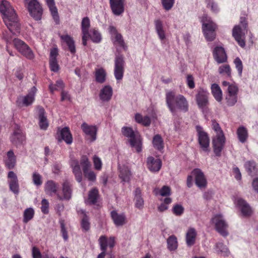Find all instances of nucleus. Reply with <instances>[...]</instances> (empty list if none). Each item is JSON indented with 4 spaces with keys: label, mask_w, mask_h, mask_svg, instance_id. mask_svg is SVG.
I'll use <instances>...</instances> for the list:
<instances>
[{
    "label": "nucleus",
    "mask_w": 258,
    "mask_h": 258,
    "mask_svg": "<svg viewBox=\"0 0 258 258\" xmlns=\"http://www.w3.org/2000/svg\"><path fill=\"white\" fill-rule=\"evenodd\" d=\"M0 12L2 14L3 21L9 31L14 34L19 33L20 28L17 16L10 3L3 0L0 4Z\"/></svg>",
    "instance_id": "nucleus-1"
},
{
    "label": "nucleus",
    "mask_w": 258,
    "mask_h": 258,
    "mask_svg": "<svg viewBox=\"0 0 258 258\" xmlns=\"http://www.w3.org/2000/svg\"><path fill=\"white\" fill-rule=\"evenodd\" d=\"M166 103L170 112L175 114L178 111L187 112L189 110V103L183 95L176 94L174 91H168L165 94Z\"/></svg>",
    "instance_id": "nucleus-2"
},
{
    "label": "nucleus",
    "mask_w": 258,
    "mask_h": 258,
    "mask_svg": "<svg viewBox=\"0 0 258 258\" xmlns=\"http://www.w3.org/2000/svg\"><path fill=\"white\" fill-rule=\"evenodd\" d=\"M122 135L129 138V143L132 147L135 148L136 152L140 153L142 150V139L140 136L136 134L130 127L123 126L121 128Z\"/></svg>",
    "instance_id": "nucleus-3"
},
{
    "label": "nucleus",
    "mask_w": 258,
    "mask_h": 258,
    "mask_svg": "<svg viewBox=\"0 0 258 258\" xmlns=\"http://www.w3.org/2000/svg\"><path fill=\"white\" fill-rule=\"evenodd\" d=\"M247 23L244 18H241L240 24L235 26L232 31V35L238 44L242 47L245 45L244 39L247 32Z\"/></svg>",
    "instance_id": "nucleus-4"
},
{
    "label": "nucleus",
    "mask_w": 258,
    "mask_h": 258,
    "mask_svg": "<svg viewBox=\"0 0 258 258\" xmlns=\"http://www.w3.org/2000/svg\"><path fill=\"white\" fill-rule=\"evenodd\" d=\"M203 31L206 39L209 41H213L216 36V24L212 21L211 18L204 15L202 19Z\"/></svg>",
    "instance_id": "nucleus-5"
},
{
    "label": "nucleus",
    "mask_w": 258,
    "mask_h": 258,
    "mask_svg": "<svg viewBox=\"0 0 258 258\" xmlns=\"http://www.w3.org/2000/svg\"><path fill=\"white\" fill-rule=\"evenodd\" d=\"M196 101L198 107L201 109L203 112H207L209 109V93L207 90L203 88H199L197 91V94L195 96Z\"/></svg>",
    "instance_id": "nucleus-6"
},
{
    "label": "nucleus",
    "mask_w": 258,
    "mask_h": 258,
    "mask_svg": "<svg viewBox=\"0 0 258 258\" xmlns=\"http://www.w3.org/2000/svg\"><path fill=\"white\" fill-rule=\"evenodd\" d=\"M211 222L214 224L216 230L223 236L228 234V225L221 214H216L211 219Z\"/></svg>",
    "instance_id": "nucleus-7"
},
{
    "label": "nucleus",
    "mask_w": 258,
    "mask_h": 258,
    "mask_svg": "<svg viewBox=\"0 0 258 258\" xmlns=\"http://www.w3.org/2000/svg\"><path fill=\"white\" fill-rule=\"evenodd\" d=\"M30 15L36 20H40L42 15V8L37 0H25Z\"/></svg>",
    "instance_id": "nucleus-8"
},
{
    "label": "nucleus",
    "mask_w": 258,
    "mask_h": 258,
    "mask_svg": "<svg viewBox=\"0 0 258 258\" xmlns=\"http://www.w3.org/2000/svg\"><path fill=\"white\" fill-rule=\"evenodd\" d=\"M100 249L102 252L98 254L97 258H104L107 246L112 249L115 245V238L110 236L109 238L105 235H102L98 239Z\"/></svg>",
    "instance_id": "nucleus-9"
},
{
    "label": "nucleus",
    "mask_w": 258,
    "mask_h": 258,
    "mask_svg": "<svg viewBox=\"0 0 258 258\" xmlns=\"http://www.w3.org/2000/svg\"><path fill=\"white\" fill-rule=\"evenodd\" d=\"M196 131L200 148L204 152H209L210 151V138L208 133L205 132L200 125L196 126Z\"/></svg>",
    "instance_id": "nucleus-10"
},
{
    "label": "nucleus",
    "mask_w": 258,
    "mask_h": 258,
    "mask_svg": "<svg viewBox=\"0 0 258 258\" xmlns=\"http://www.w3.org/2000/svg\"><path fill=\"white\" fill-rule=\"evenodd\" d=\"M83 171L84 176L89 181H94L96 179V175L95 172L90 170L91 166V162L89 161L86 155H83L80 161Z\"/></svg>",
    "instance_id": "nucleus-11"
},
{
    "label": "nucleus",
    "mask_w": 258,
    "mask_h": 258,
    "mask_svg": "<svg viewBox=\"0 0 258 258\" xmlns=\"http://www.w3.org/2000/svg\"><path fill=\"white\" fill-rule=\"evenodd\" d=\"M37 91L35 87H33L29 93L24 96L19 97L16 100L18 107L28 106L31 105L35 100V96Z\"/></svg>",
    "instance_id": "nucleus-12"
},
{
    "label": "nucleus",
    "mask_w": 258,
    "mask_h": 258,
    "mask_svg": "<svg viewBox=\"0 0 258 258\" xmlns=\"http://www.w3.org/2000/svg\"><path fill=\"white\" fill-rule=\"evenodd\" d=\"M59 186L58 183L52 180H48L44 184V188L45 192L46 195L51 197L55 195L58 200L62 201V197L58 192Z\"/></svg>",
    "instance_id": "nucleus-13"
},
{
    "label": "nucleus",
    "mask_w": 258,
    "mask_h": 258,
    "mask_svg": "<svg viewBox=\"0 0 258 258\" xmlns=\"http://www.w3.org/2000/svg\"><path fill=\"white\" fill-rule=\"evenodd\" d=\"M13 41L15 47L22 55L29 59L33 58L32 50L24 42L17 38L14 39Z\"/></svg>",
    "instance_id": "nucleus-14"
},
{
    "label": "nucleus",
    "mask_w": 258,
    "mask_h": 258,
    "mask_svg": "<svg viewBox=\"0 0 258 258\" xmlns=\"http://www.w3.org/2000/svg\"><path fill=\"white\" fill-rule=\"evenodd\" d=\"M225 142L226 138L225 136L213 137L212 145L213 151L216 156H221V152L225 147Z\"/></svg>",
    "instance_id": "nucleus-15"
},
{
    "label": "nucleus",
    "mask_w": 258,
    "mask_h": 258,
    "mask_svg": "<svg viewBox=\"0 0 258 258\" xmlns=\"http://www.w3.org/2000/svg\"><path fill=\"white\" fill-rule=\"evenodd\" d=\"M238 87L234 84L229 86L225 99L228 106H232L237 101Z\"/></svg>",
    "instance_id": "nucleus-16"
},
{
    "label": "nucleus",
    "mask_w": 258,
    "mask_h": 258,
    "mask_svg": "<svg viewBox=\"0 0 258 258\" xmlns=\"http://www.w3.org/2000/svg\"><path fill=\"white\" fill-rule=\"evenodd\" d=\"M109 31L111 35L112 40L114 45L122 48L126 50L127 46L125 45L122 36L118 33L116 28L110 26L109 27Z\"/></svg>",
    "instance_id": "nucleus-17"
},
{
    "label": "nucleus",
    "mask_w": 258,
    "mask_h": 258,
    "mask_svg": "<svg viewBox=\"0 0 258 258\" xmlns=\"http://www.w3.org/2000/svg\"><path fill=\"white\" fill-rule=\"evenodd\" d=\"M195 176V183L201 189L205 188L207 186V180L203 172L199 168H195L191 171Z\"/></svg>",
    "instance_id": "nucleus-18"
},
{
    "label": "nucleus",
    "mask_w": 258,
    "mask_h": 258,
    "mask_svg": "<svg viewBox=\"0 0 258 258\" xmlns=\"http://www.w3.org/2000/svg\"><path fill=\"white\" fill-rule=\"evenodd\" d=\"M56 139L58 142L64 141L67 144H71L73 142V137L68 127L61 129L58 128Z\"/></svg>",
    "instance_id": "nucleus-19"
},
{
    "label": "nucleus",
    "mask_w": 258,
    "mask_h": 258,
    "mask_svg": "<svg viewBox=\"0 0 258 258\" xmlns=\"http://www.w3.org/2000/svg\"><path fill=\"white\" fill-rule=\"evenodd\" d=\"M109 4L114 15L120 16L124 12L125 0H109Z\"/></svg>",
    "instance_id": "nucleus-20"
},
{
    "label": "nucleus",
    "mask_w": 258,
    "mask_h": 258,
    "mask_svg": "<svg viewBox=\"0 0 258 258\" xmlns=\"http://www.w3.org/2000/svg\"><path fill=\"white\" fill-rule=\"evenodd\" d=\"M162 165L161 160L157 157L149 156L147 159V168L152 172H158L160 170Z\"/></svg>",
    "instance_id": "nucleus-21"
},
{
    "label": "nucleus",
    "mask_w": 258,
    "mask_h": 258,
    "mask_svg": "<svg viewBox=\"0 0 258 258\" xmlns=\"http://www.w3.org/2000/svg\"><path fill=\"white\" fill-rule=\"evenodd\" d=\"M81 127L83 132L89 136L91 142H93L96 139L97 128L96 125H90L84 122L82 124Z\"/></svg>",
    "instance_id": "nucleus-22"
},
{
    "label": "nucleus",
    "mask_w": 258,
    "mask_h": 258,
    "mask_svg": "<svg viewBox=\"0 0 258 258\" xmlns=\"http://www.w3.org/2000/svg\"><path fill=\"white\" fill-rule=\"evenodd\" d=\"M36 111L39 117V125L40 128L43 130H46L48 126V122L46 116H45V111L44 108L40 106L36 107Z\"/></svg>",
    "instance_id": "nucleus-23"
},
{
    "label": "nucleus",
    "mask_w": 258,
    "mask_h": 258,
    "mask_svg": "<svg viewBox=\"0 0 258 258\" xmlns=\"http://www.w3.org/2000/svg\"><path fill=\"white\" fill-rule=\"evenodd\" d=\"M99 198L98 189L96 187L92 188L88 192V198L85 200V203L89 205H98Z\"/></svg>",
    "instance_id": "nucleus-24"
},
{
    "label": "nucleus",
    "mask_w": 258,
    "mask_h": 258,
    "mask_svg": "<svg viewBox=\"0 0 258 258\" xmlns=\"http://www.w3.org/2000/svg\"><path fill=\"white\" fill-rule=\"evenodd\" d=\"M70 164L76 179L79 182H81L82 180V173L79 161L75 158H71Z\"/></svg>",
    "instance_id": "nucleus-25"
},
{
    "label": "nucleus",
    "mask_w": 258,
    "mask_h": 258,
    "mask_svg": "<svg viewBox=\"0 0 258 258\" xmlns=\"http://www.w3.org/2000/svg\"><path fill=\"white\" fill-rule=\"evenodd\" d=\"M213 53L214 58L217 63H222L226 61L227 55L224 49L222 47H216Z\"/></svg>",
    "instance_id": "nucleus-26"
},
{
    "label": "nucleus",
    "mask_w": 258,
    "mask_h": 258,
    "mask_svg": "<svg viewBox=\"0 0 258 258\" xmlns=\"http://www.w3.org/2000/svg\"><path fill=\"white\" fill-rule=\"evenodd\" d=\"M237 205L240 209L242 215L244 217H249L252 213V211L248 204L242 199L237 200Z\"/></svg>",
    "instance_id": "nucleus-27"
},
{
    "label": "nucleus",
    "mask_w": 258,
    "mask_h": 258,
    "mask_svg": "<svg viewBox=\"0 0 258 258\" xmlns=\"http://www.w3.org/2000/svg\"><path fill=\"white\" fill-rule=\"evenodd\" d=\"M16 156L13 150L9 151L4 158V163L6 167L8 169L14 168L16 164Z\"/></svg>",
    "instance_id": "nucleus-28"
},
{
    "label": "nucleus",
    "mask_w": 258,
    "mask_h": 258,
    "mask_svg": "<svg viewBox=\"0 0 258 258\" xmlns=\"http://www.w3.org/2000/svg\"><path fill=\"white\" fill-rule=\"evenodd\" d=\"M8 177L10 178L9 186L10 189L15 194H18L19 190L18 180L16 174L13 171L8 173Z\"/></svg>",
    "instance_id": "nucleus-29"
},
{
    "label": "nucleus",
    "mask_w": 258,
    "mask_h": 258,
    "mask_svg": "<svg viewBox=\"0 0 258 258\" xmlns=\"http://www.w3.org/2000/svg\"><path fill=\"white\" fill-rule=\"evenodd\" d=\"M111 217L116 226H120L126 222V217L124 213L118 214L116 211L113 210L110 213Z\"/></svg>",
    "instance_id": "nucleus-30"
},
{
    "label": "nucleus",
    "mask_w": 258,
    "mask_h": 258,
    "mask_svg": "<svg viewBox=\"0 0 258 258\" xmlns=\"http://www.w3.org/2000/svg\"><path fill=\"white\" fill-rule=\"evenodd\" d=\"M78 214L81 219V226L83 231L87 232L90 228V223L89 221V218L85 210H80L78 211Z\"/></svg>",
    "instance_id": "nucleus-31"
},
{
    "label": "nucleus",
    "mask_w": 258,
    "mask_h": 258,
    "mask_svg": "<svg viewBox=\"0 0 258 258\" xmlns=\"http://www.w3.org/2000/svg\"><path fill=\"white\" fill-rule=\"evenodd\" d=\"M16 128L11 137V141L14 145L22 143L25 140V137L20 127L16 125Z\"/></svg>",
    "instance_id": "nucleus-32"
},
{
    "label": "nucleus",
    "mask_w": 258,
    "mask_h": 258,
    "mask_svg": "<svg viewBox=\"0 0 258 258\" xmlns=\"http://www.w3.org/2000/svg\"><path fill=\"white\" fill-rule=\"evenodd\" d=\"M135 206L139 210H142L144 206V201L142 197V190L137 187L135 190Z\"/></svg>",
    "instance_id": "nucleus-33"
},
{
    "label": "nucleus",
    "mask_w": 258,
    "mask_h": 258,
    "mask_svg": "<svg viewBox=\"0 0 258 258\" xmlns=\"http://www.w3.org/2000/svg\"><path fill=\"white\" fill-rule=\"evenodd\" d=\"M60 39L66 43L67 45L69 51L72 54H74L76 52V47L75 45V41L71 36L66 34V35H59Z\"/></svg>",
    "instance_id": "nucleus-34"
},
{
    "label": "nucleus",
    "mask_w": 258,
    "mask_h": 258,
    "mask_svg": "<svg viewBox=\"0 0 258 258\" xmlns=\"http://www.w3.org/2000/svg\"><path fill=\"white\" fill-rule=\"evenodd\" d=\"M197 236L196 230L194 228H189L186 234V242L187 246H191L195 244Z\"/></svg>",
    "instance_id": "nucleus-35"
},
{
    "label": "nucleus",
    "mask_w": 258,
    "mask_h": 258,
    "mask_svg": "<svg viewBox=\"0 0 258 258\" xmlns=\"http://www.w3.org/2000/svg\"><path fill=\"white\" fill-rule=\"evenodd\" d=\"M112 96V89L109 85L105 86L101 90L99 97L101 100L103 101H109Z\"/></svg>",
    "instance_id": "nucleus-36"
},
{
    "label": "nucleus",
    "mask_w": 258,
    "mask_h": 258,
    "mask_svg": "<svg viewBox=\"0 0 258 258\" xmlns=\"http://www.w3.org/2000/svg\"><path fill=\"white\" fill-rule=\"evenodd\" d=\"M153 146L155 149L162 152L164 148V140L159 134H156L154 136L152 140Z\"/></svg>",
    "instance_id": "nucleus-37"
},
{
    "label": "nucleus",
    "mask_w": 258,
    "mask_h": 258,
    "mask_svg": "<svg viewBox=\"0 0 258 258\" xmlns=\"http://www.w3.org/2000/svg\"><path fill=\"white\" fill-rule=\"evenodd\" d=\"M119 177L124 182H130L131 177V172L130 169L125 166L119 167Z\"/></svg>",
    "instance_id": "nucleus-38"
},
{
    "label": "nucleus",
    "mask_w": 258,
    "mask_h": 258,
    "mask_svg": "<svg viewBox=\"0 0 258 258\" xmlns=\"http://www.w3.org/2000/svg\"><path fill=\"white\" fill-rule=\"evenodd\" d=\"M62 193H63V196H62V200H70L71 198L72 192V185L70 184V183L68 180H66L62 183Z\"/></svg>",
    "instance_id": "nucleus-39"
},
{
    "label": "nucleus",
    "mask_w": 258,
    "mask_h": 258,
    "mask_svg": "<svg viewBox=\"0 0 258 258\" xmlns=\"http://www.w3.org/2000/svg\"><path fill=\"white\" fill-rule=\"evenodd\" d=\"M238 139L239 141L242 143H245L248 137V134L247 130L243 126H239L236 132Z\"/></svg>",
    "instance_id": "nucleus-40"
},
{
    "label": "nucleus",
    "mask_w": 258,
    "mask_h": 258,
    "mask_svg": "<svg viewBox=\"0 0 258 258\" xmlns=\"http://www.w3.org/2000/svg\"><path fill=\"white\" fill-rule=\"evenodd\" d=\"M216 251L217 254L221 256H228L230 253L227 247L223 242H218L215 245Z\"/></svg>",
    "instance_id": "nucleus-41"
},
{
    "label": "nucleus",
    "mask_w": 258,
    "mask_h": 258,
    "mask_svg": "<svg viewBox=\"0 0 258 258\" xmlns=\"http://www.w3.org/2000/svg\"><path fill=\"white\" fill-rule=\"evenodd\" d=\"M211 92L216 101L219 102L222 101L223 99L222 92L218 84L215 83L212 85Z\"/></svg>",
    "instance_id": "nucleus-42"
},
{
    "label": "nucleus",
    "mask_w": 258,
    "mask_h": 258,
    "mask_svg": "<svg viewBox=\"0 0 258 258\" xmlns=\"http://www.w3.org/2000/svg\"><path fill=\"white\" fill-rule=\"evenodd\" d=\"M244 167L249 175L253 176L257 175V168L254 162L247 161L245 163Z\"/></svg>",
    "instance_id": "nucleus-43"
},
{
    "label": "nucleus",
    "mask_w": 258,
    "mask_h": 258,
    "mask_svg": "<svg viewBox=\"0 0 258 258\" xmlns=\"http://www.w3.org/2000/svg\"><path fill=\"white\" fill-rule=\"evenodd\" d=\"M135 119L137 122L145 126H149L151 122L150 117L148 116H143L140 113H136L135 114Z\"/></svg>",
    "instance_id": "nucleus-44"
},
{
    "label": "nucleus",
    "mask_w": 258,
    "mask_h": 258,
    "mask_svg": "<svg viewBox=\"0 0 258 258\" xmlns=\"http://www.w3.org/2000/svg\"><path fill=\"white\" fill-rule=\"evenodd\" d=\"M95 80L99 83L102 84L106 80V73L105 71L102 69H99L95 71Z\"/></svg>",
    "instance_id": "nucleus-45"
},
{
    "label": "nucleus",
    "mask_w": 258,
    "mask_h": 258,
    "mask_svg": "<svg viewBox=\"0 0 258 258\" xmlns=\"http://www.w3.org/2000/svg\"><path fill=\"white\" fill-rule=\"evenodd\" d=\"M58 49L55 47L50 50L49 64H58Z\"/></svg>",
    "instance_id": "nucleus-46"
},
{
    "label": "nucleus",
    "mask_w": 258,
    "mask_h": 258,
    "mask_svg": "<svg viewBox=\"0 0 258 258\" xmlns=\"http://www.w3.org/2000/svg\"><path fill=\"white\" fill-rule=\"evenodd\" d=\"M155 29L159 38L163 40L165 38V32L163 30V25L160 20L155 21Z\"/></svg>",
    "instance_id": "nucleus-47"
},
{
    "label": "nucleus",
    "mask_w": 258,
    "mask_h": 258,
    "mask_svg": "<svg viewBox=\"0 0 258 258\" xmlns=\"http://www.w3.org/2000/svg\"><path fill=\"white\" fill-rule=\"evenodd\" d=\"M34 210L32 208H29L25 209L23 214V222L24 223H27L32 220L34 217Z\"/></svg>",
    "instance_id": "nucleus-48"
},
{
    "label": "nucleus",
    "mask_w": 258,
    "mask_h": 258,
    "mask_svg": "<svg viewBox=\"0 0 258 258\" xmlns=\"http://www.w3.org/2000/svg\"><path fill=\"white\" fill-rule=\"evenodd\" d=\"M89 37L94 43H99L101 40V34L96 30L93 29H91L89 33Z\"/></svg>",
    "instance_id": "nucleus-49"
},
{
    "label": "nucleus",
    "mask_w": 258,
    "mask_h": 258,
    "mask_svg": "<svg viewBox=\"0 0 258 258\" xmlns=\"http://www.w3.org/2000/svg\"><path fill=\"white\" fill-rule=\"evenodd\" d=\"M168 248L170 251L175 250L177 247V241L176 237L172 235L167 239Z\"/></svg>",
    "instance_id": "nucleus-50"
},
{
    "label": "nucleus",
    "mask_w": 258,
    "mask_h": 258,
    "mask_svg": "<svg viewBox=\"0 0 258 258\" xmlns=\"http://www.w3.org/2000/svg\"><path fill=\"white\" fill-rule=\"evenodd\" d=\"M212 129L216 133V135L214 136H225L223 130L220 127L219 124L216 121V120H212Z\"/></svg>",
    "instance_id": "nucleus-51"
},
{
    "label": "nucleus",
    "mask_w": 258,
    "mask_h": 258,
    "mask_svg": "<svg viewBox=\"0 0 258 258\" xmlns=\"http://www.w3.org/2000/svg\"><path fill=\"white\" fill-rule=\"evenodd\" d=\"M32 181L36 186H40L42 183V176L38 172H34L32 176Z\"/></svg>",
    "instance_id": "nucleus-52"
},
{
    "label": "nucleus",
    "mask_w": 258,
    "mask_h": 258,
    "mask_svg": "<svg viewBox=\"0 0 258 258\" xmlns=\"http://www.w3.org/2000/svg\"><path fill=\"white\" fill-rule=\"evenodd\" d=\"M123 66H115L114 69V75L116 80H121L123 77Z\"/></svg>",
    "instance_id": "nucleus-53"
},
{
    "label": "nucleus",
    "mask_w": 258,
    "mask_h": 258,
    "mask_svg": "<svg viewBox=\"0 0 258 258\" xmlns=\"http://www.w3.org/2000/svg\"><path fill=\"white\" fill-rule=\"evenodd\" d=\"M220 74L226 78L231 77V69L229 66H221L219 69Z\"/></svg>",
    "instance_id": "nucleus-54"
},
{
    "label": "nucleus",
    "mask_w": 258,
    "mask_h": 258,
    "mask_svg": "<svg viewBox=\"0 0 258 258\" xmlns=\"http://www.w3.org/2000/svg\"><path fill=\"white\" fill-rule=\"evenodd\" d=\"M82 33L89 34L88 29L90 27V20L88 17L83 19L81 24Z\"/></svg>",
    "instance_id": "nucleus-55"
},
{
    "label": "nucleus",
    "mask_w": 258,
    "mask_h": 258,
    "mask_svg": "<svg viewBox=\"0 0 258 258\" xmlns=\"http://www.w3.org/2000/svg\"><path fill=\"white\" fill-rule=\"evenodd\" d=\"M154 192L156 195L159 194L162 197L169 196L171 195V188L168 186L164 185L159 190L158 192L156 190Z\"/></svg>",
    "instance_id": "nucleus-56"
},
{
    "label": "nucleus",
    "mask_w": 258,
    "mask_h": 258,
    "mask_svg": "<svg viewBox=\"0 0 258 258\" xmlns=\"http://www.w3.org/2000/svg\"><path fill=\"white\" fill-rule=\"evenodd\" d=\"M49 10L51 12V15L55 21L56 24L59 23V16L58 15L57 9L55 6V4L48 6Z\"/></svg>",
    "instance_id": "nucleus-57"
},
{
    "label": "nucleus",
    "mask_w": 258,
    "mask_h": 258,
    "mask_svg": "<svg viewBox=\"0 0 258 258\" xmlns=\"http://www.w3.org/2000/svg\"><path fill=\"white\" fill-rule=\"evenodd\" d=\"M184 209L181 205L175 204L172 208V212L176 216H181L184 212Z\"/></svg>",
    "instance_id": "nucleus-58"
},
{
    "label": "nucleus",
    "mask_w": 258,
    "mask_h": 258,
    "mask_svg": "<svg viewBox=\"0 0 258 258\" xmlns=\"http://www.w3.org/2000/svg\"><path fill=\"white\" fill-rule=\"evenodd\" d=\"M41 212L44 214H47L49 213V204L48 201L46 199H42L41 201Z\"/></svg>",
    "instance_id": "nucleus-59"
},
{
    "label": "nucleus",
    "mask_w": 258,
    "mask_h": 258,
    "mask_svg": "<svg viewBox=\"0 0 258 258\" xmlns=\"http://www.w3.org/2000/svg\"><path fill=\"white\" fill-rule=\"evenodd\" d=\"M93 161L94 168L97 170H100L102 165L101 159L97 156L94 155L93 158Z\"/></svg>",
    "instance_id": "nucleus-60"
},
{
    "label": "nucleus",
    "mask_w": 258,
    "mask_h": 258,
    "mask_svg": "<svg viewBox=\"0 0 258 258\" xmlns=\"http://www.w3.org/2000/svg\"><path fill=\"white\" fill-rule=\"evenodd\" d=\"M59 223L60 225L61 233L62 234V236L64 240H67L68 239V232L65 227L64 221L63 220H60Z\"/></svg>",
    "instance_id": "nucleus-61"
},
{
    "label": "nucleus",
    "mask_w": 258,
    "mask_h": 258,
    "mask_svg": "<svg viewBox=\"0 0 258 258\" xmlns=\"http://www.w3.org/2000/svg\"><path fill=\"white\" fill-rule=\"evenodd\" d=\"M174 3V0H162L163 8L166 10H170Z\"/></svg>",
    "instance_id": "nucleus-62"
},
{
    "label": "nucleus",
    "mask_w": 258,
    "mask_h": 258,
    "mask_svg": "<svg viewBox=\"0 0 258 258\" xmlns=\"http://www.w3.org/2000/svg\"><path fill=\"white\" fill-rule=\"evenodd\" d=\"M186 83L188 87L192 89L195 87L194 79L192 75H187L186 77Z\"/></svg>",
    "instance_id": "nucleus-63"
},
{
    "label": "nucleus",
    "mask_w": 258,
    "mask_h": 258,
    "mask_svg": "<svg viewBox=\"0 0 258 258\" xmlns=\"http://www.w3.org/2000/svg\"><path fill=\"white\" fill-rule=\"evenodd\" d=\"M32 254L33 258H41L42 255L39 249L36 246H33L32 249Z\"/></svg>",
    "instance_id": "nucleus-64"
}]
</instances>
